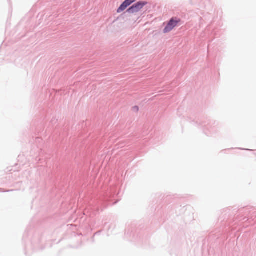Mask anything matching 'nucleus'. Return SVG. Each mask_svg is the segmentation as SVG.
<instances>
[{
	"mask_svg": "<svg viewBox=\"0 0 256 256\" xmlns=\"http://www.w3.org/2000/svg\"><path fill=\"white\" fill-rule=\"evenodd\" d=\"M134 1L132 0H126L118 9L117 12L120 13L125 10L128 6H130Z\"/></svg>",
	"mask_w": 256,
	"mask_h": 256,
	"instance_id": "nucleus-3",
	"label": "nucleus"
},
{
	"mask_svg": "<svg viewBox=\"0 0 256 256\" xmlns=\"http://www.w3.org/2000/svg\"><path fill=\"white\" fill-rule=\"evenodd\" d=\"M180 22V20H177L176 18H172L167 24L164 30V33H168L170 32L172 30L175 28L178 23Z\"/></svg>",
	"mask_w": 256,
	"mask_h": 256,
	"instance_id": "nucleus-1",
	"label": "nucleus"
},
{
	"mask_svg": "<svg viewBox=\"0 0 256 256\" xmlns=\"http://www.w3.org/2000/svg\"><path fill=\"white\" fill-rule=\"evenodd\" d=\"M145 3L138 2L137 4L133 5L132 7H130L128 10V12L130 13H134L138 12L140 9L142 8V7L145 5Z\"/></svg>",
	"mask_w": 256,
	"mask_h": 256,
	"instance_id": "nucleus-2",
	"label": "nucleus"
}]
</instances>
